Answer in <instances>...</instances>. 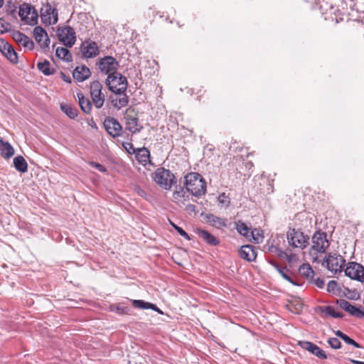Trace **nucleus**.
Here are the masks:
<instances>
[{"mask_svg": "<svg viewBox=\"0 0 364 364\" xmlns=\"http://www.w3.org/2000/svg\"><path fill=\"white\" fill-rule=\"evenodd\" d=\"M337 287V283L334 281H330L327 284V291L328 292H334Z\"/></svg>", "mask_w": 364, "mask_h": 364, "instance_id": "nucleus-45", "label": "nucleus"}, {"mask_svg": "<svg viewBox=\"0 0 364 364\" xmlns=\"http://www.w3.org/2000/svg\"><path fill=\"white\" fill-rule=\"evenodd\" d=\"M77 96L81 109L85 113H90L92 109L90 101L87 98L85 97L82 93H77Z\"/></svg>", "mask_w": 364, "mask_h": 364, "instance_id": "nucleus-30", "label": "nucleus"}, {"mask_svg": "<svg viewBox=\"0 0 364 364\" xmlns=\"http://www.w3.org/2000/svg\"><path fill=\"white\" fill-rule=\"evenodd\" d=\"M90 164L92 167H94V168H97V170H99L100 172H105L106 171L105 167L104 166L101 165L100 164L91 161V162H90Z\"/></svg>", "mask_w": 364, "mask_h": 364, "instance_id": "nucleus-46", "label": "nucleus"}, {"mask_svg": "<svg viewBox=\"0 0 364 364\" xmlns=\"http://www.w3.org/2000/svg\"><path fill=\"white\" fill-rule=\"evenodd\" d=\"M235 226L237 232L240 235L247 238L252 237L256 242H259V239L255 236V232L252 231L245 223L239 220L235 223Z\"/></svg>", "mask_w": 364, "mask_h": 364, "instance_id": "nucleus-20", "label": "nucleus"}, {"mask_svg": "<svg viewBox=\"0 0 364 364\" xmlns=\"http://www.w3.org/2000/svg\"><path fill=\"white\" fill-rule=\"evenodd\" d=\"M268 252L277 255L278 257L283 259L284 255H286V252L280 250L277 246L271 245L267 247Z\"/></svg>", "mask_w": 364, "mask_h": 364, "instance_id": "nucleus-36", "label": "nucleus"}, {"mask_svg": "<svg viewBox=\"0 0 364 364\" xmlns=\"http://www.w3.org/2000/svg\"><path fill=\"white\" fill-rule=\"evenodd\" d=\"M60 77H61V78H62L64 81H65V82H69V83H70V82H71V79H70V77L69 76H67L66 75H65L63 73H60Z\"/></svg>", "mask_w": 364, "mask_h": 364, "instance_id": "nucleus-47", "label": "nucleus"}, {"mask_svg": "<svg viewBox=\"0 0 364 364\" xmlns=\"http://www.w3.org/2000/svg\"><path fill=\"white\" fill-rule=\"evenodd\" d=\"M321 309L326 316H331L333 318H341L343 316L342 313L336 311L332 306H323Z\"/></svg>", "mask_w": 364, "mask_h": 364, "instance_id": "nucleus-34", "label": "nucleus"}, {"mask_svg": "<svg viewBox=\"0 0 364 364\" xmlns=\"http://www.w3.org/2000/svg\"><path fill=\"white\" fill-rule=\"evenodd\" d=\"M102 85L99 81H93L90 83V95L92 102L96 108H101L105 102V95L102 92Z\"/></svg>", "mask_w": 364, "mask_h": 364, "instance_id": "nucleus-8", "label": "nucleus"}, {"mask_svg": "<svg viewBox=\"0 0 364 364\" xmlns=\"http://www.w3.org/2000/svg\"><path fill=\"white\" fill-rule=\"evenodd\" d=\"M350 345L355 346V348H360V346L359 343H358L357 342H355L354 340H353V343H351Z\"/></svg>", "mask_w": 364, "mask_h": 364, "instance_id": "nucleus-54", "label": "nucleus"}, {"mask_svg": "<svg viewBox=\"0 0 364 364\" xmlns=\"http://www.w3.org/2000/svg\"><path fill=\"white\" fill-rule=\"evenodd\" d=\"M114 107L117 109H120L123 107H125L128 103V99L127 97L124 95L122 97H120L119 99H116L114 100Z\"/></svg>", "mask_w": 364, "mask_h": 364, "instance_id": "nucleus-38", "label": "nucleus"}, {"mask_svg": "<svg viewBox=\"0 0 364 364\" xmlns=\"http://www.w3.org/2000/svg\"><path fill=\"white\" fill-rule=\"evenodd\" d=\"M37 68L45 75H52L55 72V68L50 65V62L47 60L38 63Z\"/></svg>", "mask_w": 364, "mask_h": 364, "instance_id": "nucleus-29", "label": "nucleus"}, {"mask_svg": "<svg viewBox=\"0 0 364 364\" xmlns=\"http://www.w3.org/2000/svg\"><path fill=\"white\" fill-rule=\"evenodd\" d=\"M207 218L210 225L218 229L226 227L227 225L224 219L214 215L210 214L207 216Z\"/></svg>", "mask_w": 364, "mask_h": 364, "instance_id": "nucleus-31", "label": "nucleus"}, {"mask_svg": "<svg viewBox=\"0 0 364 364\" xmlns=\"http://www.w3.org/2000/svg\"><path fill=\"white\" fill-rule=\"evenodd\" d=\"M91 75L90 69L86 66H77L73 73L74 79L78 82L87 80Z\"/></svg>", "mask_w": 364, "mask_h": 364, "instance_id": "nucleus-21", "label": "nucleus"}, {"mask_svg": "<svg viewBox=\"0 0 364 364\" xmlns=\"http://www.w3.org/2000/svg\"><path fill=\"white\" fill-rule=\"evenodd\" d=\"M171 223V225L175 228V230L178 232V233L181 236L183 237L184 238H186L187 240H190L188 235L186 233V232L185 230H183L181 228L177 226L174 223Z\"/></svg>", "mask_w": 364, "mask_h": 364, "instance_id": "nucleus-43", "label": "nucleus"}, {"mask_svg": "<svg viewBox=\"0 0 364 364\" xmlns=\"http://www.w3.org/2000/svg\"><path fill=\"white\" fill-rule=\"evenodd\" d=\"M239 255L241 258L249 262L254 261L257 257L254 247L250 245L242 246Z\"/></svg>", "mask_w": 364, "mask_h": 364, "instance_id": "nucleus-19", "label": "nucleus"}, {"mask_svg": "<svg viewBox=\"0 0 364 364\" xmlns=\"http://www.w3.org/2000/svg\"><path fill=\"white\" fill-rule=\"evenodd\" d=\"M132 303L135 308L147 309H153L159 314H162V311L155 305L149 302H146L143 300H132Z\"/></svg>", "mask_w": 364, "mask_h": 364, "instance_id": "nucleus-26", "label": "nucleus"}, {"mask_svg": "<svg viewBox=\"0 0 364 364\" xmlns=\"http://www.w3.org/2000/svg\"><path fill=\"white\" fill-rule=\"evenodd\" d=\"M338 306L342 309L345 310L351 316L357 318L364 317V310L352 305L349 301L346 299H339L337 301Z\"/></svg>", "mask_w": 364, "mask_h": 364, "instance_id": "nucleus-15", "label": "nucleus"}, {"mask_svg": "<svg viewBox=\"0 0 364 364\" xmlns=\"http://www.w3.org/2000/svg\"><path fill=\"white\" fill-rule=\"evenodd\" d=\"M345 274L353 279L362 281L364 278V267L356 262H349L345 269Z\"/></svg>", "mask_w": 364, "mask_h": 364, "instance_id": "nucleus-11", "label": "nucleus"}, {"mask_svg": "<svg viewBox=\"0 0 364 364\" xmlns=\"http://www.w3.org/2000/svg\"><path fill=\"white\" fill-rule=\"evenodd\" d=\"M196 232L199 237L203 239L209 245H217L219 244V240L205 230L197 229L196 230Z\"/></svg>", "mask_w": 364, "mask_h": 364, "instance_id": "nucleus-22", "label": "nucleus"}, {"mask_svg": "<svg viewBox=\"0 0 364 364\" xmlns=\"http://www.w3.org/2000/svg\"><path fill=\"white\" fill-rule=\"evenodd\" d=\"M107 85L112 92L121 94L127 87V80L122 74L116 72L108 75L106 80Z\"/></svg>", "mask_w": 364, "mask_h": 364, "instance_id": "nucleus-2", "label": "nucleus"}, {"mask_svg": "<svg viewBox=\"0 0 364 364\" xmlns=\"http://www.w3.org/2000/svg\"><path fill=\"white\" fill-rule=\"evenodd\" d=\"M117 311L119 313H120V314H125V313H127V311H126V309H124V308H119V307H117Z\"/></svg>", "mask_w": 364, "mask_h": 364, "instance_id": "nucleus-52", "label": "nucleus"}, {"mask_svg": "<svg viewBox=\"0 0 364 364\" xmlns=\"http://www.w3.org/2000/svg\"><path fill=\"white\" fill-rule=\"evenodd\" d=\"M174 178L173 174L164 168H159L152 173L154 182L165 190L171 189Z\"/></svg>", "mask_w": 364, "mask_h": 364, "instance_id": "nucleus-3", "label": "nucleus"}, {"mask_svg": "<svg viewBox=\"0 0 364 364\" xmlns=\"http://www.w3.org/2000/svg\"><path fill=\"white\" fill-rule=\"evenodd\" d=\"M312 243L311 255L314 252L324 253L329 246L326 233L320 231L315 232L312 237Z\"/></svg>", "mask_w": 364, "mask_h": 364, "instance_id": "nucleus-7", "label": "nucleus"}, {"mask_svg": "<svg viewBox=\"0 0 364 364\" xmlns=\"http://www.w3.org/2000/svg\"><path fill=\"white\" fill-rule=\"evenodd\" d=\"M21 19L27 24L34 26L38 23V13L35 8L28 4H23L19 7L18 11Z\"/></svg>", "mask_w": 364, "mask_h": 364, "instance_id": "nucleus-6", "label": "nucleus"}, {"mask_svg": "<svg viewBox=\"0 0 364 364\" xmlns=\"http://www.w3.org/2000/svg\"><path fill=\"white\" fill-rule=\"evenodd\" d=\"M14 39L21 43L23 47L31 49L33 48V42L30 38L25 34L18 31L14 33Z\"/></svg>", "mask_w": 364, "mask_h": 364, "instance_id": "nucleus-24", "label": "nucleus"}, {"mask_svg": "<svg viewBox=\"0 0 364 364\" xmlns=\"http://www.w3.org/2000/svg\"><path fill=\"white\" fill-rule=\"evenodd\" d=\"M9 27L8 23H5L2 18H0V33H4L7 31Z\"/></svg>", "mask_w": 364, "mask_h": 364, "instance_id": "nucleus-44", "label": "nucleus"}, {"mask_svg": "<svg viewBox=\"0 0 364 364\" xmlns=\"http://www.w3.org/2000/svg\"><path fill=\"white\" fill-rule=\"evenodd\" d=\"M299 271L301 274L309 277L313 274V270L309 264H302L299 267Z\"/></svg>", "mask_w": 364, "mask_h": 364, "instance_id": "nucleus-37", "label": "nucleus"}, {"mask_svg": "<svg viewBox=\"0 0 364 364\" xmlns=\"http://www.w3.org/2000/svg\"><path fill=\"white\" fill-rule=\"evenodd\" d=\"M82 55L86 58H93L99 55L100 50L95 41H85L80 47Z\"/></svg>", "mask_w": 364, "mask_h": 364, "instance_id": "nucleus-12", "label": "nucleus"}, {"mask_svg": "<svg viewBox=\"0 0 364 364\" xmlns=\"http://www.w3.org/2000/svg\"><path fill=\"white\" fill-rule=\"evenodd\" d=\"M129 147L130 149H131V148H132V145L131 144H129V143H127L126 145H124V148H125V149H129Z\"/></svg>", "mask_w": 364, "mask_h": 364, "instance_id": "nucleus-55", "label": "nucleus"}, {"mask_svg": "<svg viewBox=\"0 0 364 364\" xmlns=\"http://www.w3.org/2000/svg\"><path fill=\"white\" fill-rule=\"evenodd\" d=\"M185 191L183 188H180L178 190H176L173 193V200L178 203L182 200L184 197Z\"/></svg>", "mask_w": 364, "mask_h": 364, "instance_id": "nucleus-39", "label": "nucleus"}, {"mask_svg": "<svg viewBox=\"0 0 364 364\" xmlns=\"http://www.w3.org/2000/svg\"><path fill=\"white\" fill-rule=\"evenodd\" d=\"M60 108L62 111L71 119H75L77 116V110L69 105L61 104Z\"/></svg>", "mask_w": 364, "mask_h": 364, "instance_id": "nucleus-33", "label": "nucleus"}, {"mask_svg": "<svg viewBox=\"0 0 364 364\" xmlns=\"http://www.w3.org/2000/svg\"><path fill=\"white\" fill-rule=\"evenodd\" d=\"M298 345L304 350L311 353L318 358L326 359L327 358L324 351L316 344L309 341H299Z\"/></svg>", "mask_w": 364, "mask_h": 364, "instance_id": "nucleus-17", "label": "nucleus"}, {"mask_svg": "<svg viewBox=\"0 0 364 364\" xmlns=\"http://www.w3.org/2000/svg\"><path fill=\"white\" fill-rule=\"evenodd\" d=\"M335 334H336L338 337L341 338L342 340L344 338V336H346V334H345V333H343V332H341V331H336L335 332Z\"/></svg>", "mask_w": 364, "mask_h": 364, "instance_id": "nucleus-49", "label": "nucleus"}, {"mask_svg": "<svg viewBox=\"0 0 364 364\" xmlns=\"http://www.w3.org/2000/svg\"><path fill=\"white\" fill-rule=\"evenodd\" d=\"M0 151L2 156L9 159L14 154V150L11 144L0 139Z\"/></svg>", "mask_w": 364, "mask_h": 364, "instance_id": "nucleus-27", "label": "nucleus"}, {"mask_svg": "<svg viewBox=\"0 0 364 364\" xmlns=\"http://www.w3.org/2000/svg\"><path fill=\"white\" fill-rule=\"evenodd\" d=\"M104 126L106 131L110 136L113 137L120 136L122 133V127L117 119L108 117L105 119Z\"/></svg>", "mask_w": 364, "mask_h": 364, "instance_id": "nucleus-14", "label": "nucleus"}, {"mask_svg": "<svg viewBox=\"0 0 364 364\" xmlns=\"http://www.w3.org/2000/svg\"><path fill=\"white\" fill-rule=\"evenodd\" d=\"M136 190L138 195H139L140 196L143 197L145 196V192L142 189L137 188Z\"/></svg>", "mask_w": 364, "mask_h": 364, "instance_id": "nucleus-50", "label": "nucleus"}, {"mask_svg": "<svg viewBox=\"0 0 364 364\" xmlns=\"http://www.w3.org/2000/svg\"><path fill=\"white\" fill-rule=\"evenodd\" d=\"M326 267L331 272L336 274L340 272L344 266L345 259L342 256L336 254L329 255L325 260Z\"/></svg>", "mask_w": 364, "mask_h": 364, "instance_id": "nucleus-10", "label": "nucleus"}, {"mask_svg": "<svg viewBox=\"0 0 364 364\" xmlns=\"http://www.w3.org/2000/svg\"><path fill=\"white\" fill-rule=\"evenodd\" d=\"M346 343L350 345L351 343H353V340L352 338H350L349 336H348L347 335H346V336H344V338L343 339Z\"/></svg>", "mask_w": 364, "mask_h": 364, "instance_id": "nucleus-48", "label": "nucleus"}, {"mask_svg": "<svg viewBox=\"0 0 364 364\" xmlns=\"http://www.w3.org/2000/svg\"><path fill=\"white\" fill-rule=\"evenodd\" d=\"M141 127L138 123V119L136 117L127 115L126 117V129L132 133H136L140 131Z\"/></svg>", "mask_w": 364, "mask_h": 364, "instance_id": "nucleus-25", "label": "nucleus"}, {"mask_svg": "<svg viewBox=\"0 0 364 364\" xmlns=\"http://www.w3.org/2000/svg\"><path fill=\"white\" fill-rule=\"evenodd\" d=\"M283 259H285L290 264V267L296 265L299 263V259L297 255L294 253H289L286 252V255H284Z\"/></svg>", "mask_w": 364, "mask_h": 364, "instance_id": "nucleus-35", "label": "nucleus"}, {"mask_svg": "<svg viewBox=\"0 0 364 364\" xmlns=\"http://www.w3.org/2000/svg\"><path fill=\"white\" fill-rule=\"evenodd\" d=\"M0 51L11 63H17V54L11 46L4 40L0 41Z\"/></svg>", "mask_w": 364, "mask_h": 364, "instance_id": "nucleus-18", "label": "nucleus"}, {"mask_svg": "<svg viewBox=\"0 0 364 364\" xmlns=\"http://www.w3.org/2000/svg\"><path fill=\"white\" fill-rule=\"evenodd\" d=\"M41 18L46 26L54 25L58 21V10L50 4H43L41 9Z\"/></svg>", "mask_w": 364, "mask_h": 364, "instance_id": "nucleus-5", "label": "nucleus"}, {"mask_svg": "<svg viewBox=\"0 0 364 364\" xmlns=\"http://www.w3.org/2000/svg\"><path fill=\"white\" fill-rule=\"evenodd\" d=\"M287 239L290 246L303 250L309 245V237L300 230L293 228L287 232Z\"/></svg>", "mask_w": 364, "mask_h": 364, "instance_id": "nucleus-4", "label": "nucleus"}, {"mask_svg": "<svg viewBox=\"0 0 364 364\" xmlns=\"http://www.w3.org/2000/svg\"><path fill=\"white\" fill-rule=\"evenodd\" d=\"M184 185L186 190L192 195L200 196L206 191V183L203 178L198 173L191 172L185 178Z\"/></svg>", "mask_w": 364, "mask_h": 364, "instance_id": "nucleus-1", "label": "nucleus"}, {"mask_svg": "<svg viewBox=\"0 0 364 364\" xmlns=\"http://www.w3.org/2000/svg\"><path fill=\"white\" fill-rule=\"evenodd\" d=\"M218 200L220 205H224L225 207L229 206V205L230 204V198L228 196H226L225 193H224L219 195Z\"/></svg>", "mask_w": 364, "mask_h": 364, "instance_id": "nucleus-40", "label": "nucleus"}, {"mask_svg": "<svg viewBox=\"0 0 364 364\" xmlns=\"http://www.w3.org/2000/svg\"><path fill=\"white\" fill-rule=\"evenodd\" d=\"M4 5V0H0V8H1Z\"/></svg>", "mask_w": 364, "mask_h": 364, "instance_id": "nucleus-56", "label": "nucleus"}, {"mask_svg": "<svg viewBox=\"0 0 364 364\" xmlns=\"http://www.w3.org/2000/svg\"><path fill=\"white\" fill-rule=\"evenodd\" d=\"M350 361L352 362L354 364H364V362L356 360H353V359H350Z\"/></svg>", "mask_w": 364, "mask_h": 364, "instance_id": "nucleus-53", "label": "nucleus"}, {"mask_svg": "<svg viewBox=\"0 0 364 364\" xmlns=\"http://www.w3.org/2000/svg\"><path fill=\"white\" fill-rule=\"evenodd\" d=\"M275 267L278 272L280 274V275L287 281L292 283V280L290 277V276L287 274V271L284 269H281L278 266L275 265Z\"/></svg>", "mask_w": 364, "mask_h": 364, "instance_id": "nucleus-42", "label": "nucleus"}, {"mask_svg": "<svg viewBox=\"0 0 364 364\" xmlns=\"http://www.w3.org/2000/svg\"><path fill=\"white\" fill-rule=\"evenodd\" d=\"M135 156L138 161L144 166L151 164L150 153L146 148L138 149L135 153Z\"/></svg>", "mask_w": 364, "mask_h": 364, "instance_id": "nucleus-23", "label": "nucleus"}, {"mask_svg": "<svg viewBox=\"0 0 364 364\" xmlns=\"http://www.w3.org/2000/svg\"><path fill=\"white\" fill-rule=\"evenodd\" d=\"M14 166L21 173H26L28 171V164L22 156H18L14 159Z\"/></svg>", "mask_w": 364, "mask_h": 364, "instance_id": "nucleus-28", "label": "nucleus"}, {"mask_svg": "<svg viewBox=\"0 0 364 364\" xmlns=\"http://www.w3.org/2000/svg\"><path fill=\"white\" fill-rule=\"evenodd\" d=\"M58 37L59 41L67 47H72L76 41L75 32L70 26L59 28L58 30Z\"/></svg>", "mask_w": 364, "mask_h": 364, "instance_id": "nucleus-9", "label": "nucleus"}, {"mask_svg": "<svg viewBox=\"0 0 364 364\" xmlns=\"http://www.w3.org/2000/svg\"><path fill=\"white\" fill-rule=\"evenodd\" d=\"M118 63L112 56H106L102 58L99 62L100 70L105 74L116 73Z\"/></svg>", "mask_w": 364, "mask_h": 364, "instance_id": "nucleus-13", "label": "nucleus"}, {"mask_svg": "<svg viewBox=\"0 0 364 364\" xmlns=\"http://www.w3.org/2000/svg\"><path fill=\"white\" fill-rule=\"evenodd\" d=\"M33 38L42 48H48L50 39L48 33L44 28L41 26H36L33 29Z\"/></svg>", "mask_w": 364, "mask_h": 364, "instance_id": "nucleus-16", "label": "nucleus"}, {"mask_svg": "<svg viewBox=\"0 0 364 364\" xmlns=\"http://www.w3.org/2000/svg\"><path fill=\"white\" fill-rule=\"evenodd\" d=\"M55 54L58 58L67 62L72 60V55L70 51L65 48H58Z\"/></svg>", "mask_w": 364, "mask_h": 364, "instance_id": "nucleus-32", "label": "nucleus"}, {"mask_svg": "<svg viewBox=\"0 0 364 364\" xmlns=\"http://www.w3.org/2000/svg\"><path fill=\"white\" fill-rule=\"evenodd\" d=\"M253 231L255 232V237H257L259 239V242L260 239H262V236L259 234V230H255Z\"/></svg>", "mask_w": 364, "mask_h": 364, "instance_id": "nucleus-51", "label": "nucleus"}, {"mask_svg": "<svg viewBox=\"0 0 364 364\" xmlns=\"http://www.w3.org/2000/svg\"><path fill=\"white\" fill-rule=\"evenodd\" d=\"M329 346L334 349H338L341 348V342L337 338H330L328 340Z\"/></svg>", "mask_w": 364, "mask_h": 364, "instance_id": "nucleus-41", "label": "nucleus"}]
</instances>
